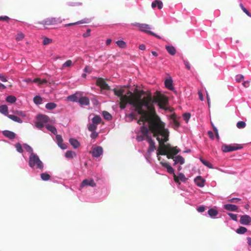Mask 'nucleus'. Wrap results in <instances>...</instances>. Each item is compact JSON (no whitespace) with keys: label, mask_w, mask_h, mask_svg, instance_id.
<instances>
[{"label":"nucleus","mask_w":251,"mask_h":251,"mask_svg":"<svg viewBox=\"0 0 251 251\" xmlns=\"http://www.w3.org/2000/svg\"><path fill=\"white\" fill-rule=\"evenodd\" d=\"M114 92L120 98L122 108H125L127 104L134 108L135 112L139 116L140 119L138 121L139 125H144L145 122L151 124V129L159 143L156 154L160 163L161 161L164 162L160 155H166L168 159L173 160L174 165L184 164V158L180 155L176 156L180 151V150L177 147H172L170 144H165L168 140L169 132L168 129L165 128L162 123L154 122L151 120L150 113L153 112V107L151 103V100L142 99L141 96H135L131 92H126L125 88L122 87L115 88Z\"/></svg>","instance_id":"f257e3e1"},{"label":"nucleus","mask_w":251,"mask_h":251,"mask_svg":"<svg viewBox=\"0 0 251 251\" xmlns=\"http://www.w3.org/2000/svg\"><path fill=\"white\" fill-rule=\"evenodd\" d=\"M28 165L29 167L36 173L42 172L44 170V164L36 153L29 155Z\"/></svg>","instance_id":"f03ea898"},{"label":"nucleus","mask_w":251,"mask_h":251,"mask_svg":"<svg viewBox=\"0 0 251 251\" xmlns=\"http://www.w3.org/2000/svg\"><path fill=\"white\" fill-rule=\"evenodd\" d=\"M161 164L163 167L167 169V171L168 173L174 175V179L176 183H179V184H180L179 182V181L184 182L187 179L185 175L181 173H178L177 176L175 175L174 169L169 162L161 161Z\"/></svg>","instance_id":"7ed1b4c3"},{"label":"nucleus","mask_w":251,"mask_h":251,"mask_svg":"<svg viewBox=\"0 0 251 251\" xmlns=\"http://www.w3.org/2000/svg\"><path fill=\"white\" fill-rule=\"evenodd\" d=\"M63 20L64 19H62L61 17H49L42 21L38 22L36 24L43 25L44 26H46V25H52L60 24Z\"/></svg>","instance_id":"20e7f679"},{"label":"nucleus","mask_w":251,"mask_h":251,"mask_svg":"<svg viewBox=\"0 0 251 251\" xmlns=\"http://www.w3.org/2000/svg\"><path fill=\"white\" fill-rule=\"evenodd\" d=\"M35 126L40 129L44 127V125L46 124L49 120V118L47 116L43 114H38L35 118Z\"/></svg>","instance_id":"39448f33"},{"label":"nucleus","mask_w":251,"mask_h":251,"mask_svg":"<svg viewBox=\"0 0 251 251\" xmlns=\"http://www.w3.org/2000/svg\"><path fill=\"white\" fill-rule=\"evenodd\" d=\"M243 147L241 145L238 144L233 145H224L222 147V150L224 152H228L241 149Z\"/></svg>","instance_id":"423d86ee"},{"label":"nucleus","mask_w":251,"mask_h":251,"mask_svg":"<svg viewBox=\"0 0 251 251\" xmlns=\"http://www.w3.org/2000/svg\"><path fill=\"white\" fill-rule=\"evenodd\" d=\"M150 28L151 27L150 25L146 24H141L139 28V30L142 32H144L153 36H155L158 39H161V37L160 36L157 35L154 32L149 30Z\"/></svg>","instance_id":"0eeeda50"},{"label":"nucleus","mask_w":251,"mask_h":251,"mask_svg":"<svg viewBox=\"0 0 251 251\" xmlns=\"http://www.w3.org/2000/svg\"><path fill=\"white\" fill-rule=\"evenodd\" d=\"M103 152V149L101 146H96L92 149L91 154L92 156L95 158H98L101 155Z\"/></svg>","instance_id":"6e6552de"},{"label":"nucleus","mask_w":251,"mask_h":251,"mask_svg":"<svg viewBox=\"0 0 251 251\" xmlns=\"http://www.w3.org/2000/svg\"><path fill=\"white\" fill-rule=\"evenodd\" d=\"M96 184L94 181V180L92 179H85L83 180L82 182L80 184V188L79 189L81 190V189L86 187L88 186H91L92 187H94L96 186Z\"/></svg>","instance_id":"1a4fd4ad"},{"label":"nucleus","mask_w":251,"mask_h":251,"mask_svg":"<svg viewBox=\"0 0 251 251\" xmlns=\"http://www.w3.org/2000/svg\"><path fill=\"white\" fill-rule=\"evenodd\" d=\"M81 96L82 93L81 92H76L75 94L68 96L66 98V100L70 101L78 102L80 97Z\"/></svg>","instance_id":"9d476101"},{"label":"nucleus","mask_w":251,"mask_h":251,"mask_svg":"<svg viewBox=\"0 0 251 251\" xmlns=\"http://www.w3.org/2000/svg\"><path fill=\"white\" fill-rule=\"evenodd\" d=\"M146 141L149 144V147L148 149L147 153L148 155H150L151 153H152L155 149V143L151 136H148Z\"/></svg>","instance_id":"9b49d317"},{"label":"nucleus","mask_w":251,"mask_h":251,"mask_svg":"<svg viewBox=\"0 0 251 251\" xmlns=\"http://www.w3.org/2000/svg\"><path fill=\"white\" fill-rule=\"evenodd\" d=\"M96 84L103 89H108L109 86L105 82L104 80L101 78H98L96 80Z\"/></svg>","instance_id":"f8f14e48"},{"label":"nucleus","mask_w":251,"mask_h":251,"mask_svg":"<svg viewBox=\"0 0 251 251\" xmlns=\"http://www.w3.org/2000/svg\"><path fill=\"white\" fill-rule=\"evenodd\" d=\"M251 222V218L248 215H244L241 216L240 223L243 225H249Z\"/></svg>","instance_id":"ddd939ff"},{"label":"nucleus","mask_w":251,"mask_h":251,"mask_svg":"<svg viewBox=\"0 0 251 251\" xmlns=\"http://www.w3.org/2000/svg\"><path fill=\"white\" fill-rule=\"evenodd\" d=\"M55 135H56L55 140H56V143H57L58 146L62 150L66 149L67 147L65 144L62 143L63 139H62L61 135H57V134H55Z\"/></svg>","instance_id":"4468645a"},{"label":"nucleus","mask_w":251,"mask_h":251,"mask_svg":"<svg viewBox=\"0 0 251 251\" xmlns=\"http://www.w3.org/2000/svg\"><path fill=\"white\" fill-rule=\"evenodd\" d=\"M195 184L200 187L204 186L205 180L201 176H198L194 179Z\"/></svg>","instance_id":"2eb2a0df"},{"label":"nucleus","mask_w":251,"mask_h":251,"mask_svg":"<svg viewBox=\"0 0 251 251\" xmlns=\"http://www.w3.org/2000/svg\"><path fill=\"white\" fill-rule=\"evenodd\" d=\"M166 88L170 90H174V88L173 85V79L171 77L166 78L164 81Z\"/></svg>","instance_id":"dca6fc26"},{"label":"nucleus","mask_w":251,"mask_h":251,"mask_svg":"<svg viewBox=\"0 0 251 251\" xmlns=\"http://www.w3.org/2000/svg\"><path fill=\"white\" fill-rule=\"evenodd\" d=\"M2 134L9 139H13L16 137V134L10 130H3L2 132Z\"/></svg>","instance_id":"f3484780"},{"label":"nucleus","mask_w":251,"mask_h":251,"mask_svg":"<svg viewBox=\"0 0 251 251\" xmlns=\"http://www.w3.org/2000/svg\"><path fill=\"white\" fill-rule=\"evenodd\" d=\"M90 22V19L85 18V19H84L83 20H81L80 21H77L75 23H69V24H66V25H65L64 26H65V27H69V26H71L74 25H75L89 23Z\"/></svg>","instance_id":"a211bd4d"},{"label":"nucleus","mask_w":251,"mask_h":251,"mask_svg":"<svg viewBox=\"0 0 251 251\" xmlns=\"http://www.w3.org/2000/svg\"><path fill=\"white\" fill-rule=\"evenodd\" d=\"M207 214L211 218L216 219L218 214V211L213 208H211L208 210Z\"/></svg>","instance_id":"6ab92c4d"},{"label":"nucleus","mask_w":251,"mask_h":251,"mask_svg":"<svg viewBox=\"0 0 251 251\" xmlns=\"http://www.w3.org/2000/svg\"><path fill=\"white\" fill-rule=\"evenodd\" d=\"M80 105L87 106L90 103V100L87 97H80L78 102Z\"/></svg>","instance_id":"aec40b11"},{"label":"nucleus","mask_w":251,"mask_h":251,"mask_svg":"<svg viewBox=\"0 0 251 251\" xmlns=\"http://www.w3.org/2000/svg\"><path fill=\"white\" fill-rule=\"evenodd\" d=\"M165 49L167 52L171 55L176 54V50L175 47L173 45H168L165 46Z\"/></svg>","instance_id":"412c9836"},{"label":"nucleus","mask_w":251,"mask_h":251,"mask_svg":"<svg viewBox=\"0 0 251 251\" xmlns=\"http://www.w3.org/2000/svg\"><path fill=\"white\" fill-rule=\"evenodd\" d=\"M224 208L230 211H236L238 210V206L232 204H226L224 205Z\"/></svg>","instance_id":"4be33fe9"},{"label":"nucleus","mask_w":251,"mask_h":251,"mask_svg":"<svg viewBox=\"0 0 251 251\" xmlns=\"http://www.w3.org/2000/svg\"><path fill=\"white\" fill-rule=\"evenodd\" d=\"M163 4L162 1L159 0H155L152 2L151 7L154 9L157 7L159 9H161L163 7Z\"/></svg>","instance_id":"5701e85b"},{"label":"nucleus","mask_w":251,"mask_h":251,"mask_svg":"<svg viewBox=\"0 0 251 251\" xmlns=\"http://www.w3.org/2000/svg\"><path fill=\"white\" fill-rule=\"evenodd\" d=\"M0 113L7 117L8 116L9 114L8 106L6 104H2L0 105Z\"/></svg>","instance_id":"b1692460"},{"label":"nucleus","mask_w":251,"mask_h":251,"mask_svg":"<svg viewBox=\"0 0 251 251\" xmlns=\"http://www.w3.org/2000/svg\"><path fill=\"white\" fill-rule=\"evenodd\" d=\"M7 117L10 119V120H12L14 122H15L16 123L22 124L23 123L22 120H21L19 117L18 116L14 115H11L9 114Z\"/></svg>","instance_id":"393cba45"},{"label":"nucleus","mask_w":251,"mask_h":251,"mask_svg":"<svg viewBox=\"0 0 251 251\" xmlns=\"http://www.w3.org/2000/svg\"><path fill=\"white\" fill-rule=\"evenodd\" d=\"M69 142L74 149H77L80 145L79 142L76 139L73 138L70 139Z\"/></svg>","instance_id":"a878e982"},{"label":"nucleus","mask_w":251,"mask_h":251,"mask_svg":"<svg viewBox=\"0 0 251 251\" xmlns=\"http://www.w3.org/2000/svg\"><path fill=\"white\" fill-rule=\"evenodd\" d=\"M45 127L47 129H48L49 131H50L52 134H57V129L56 128L53 126L50 125V124H47L45 125Z\"/></svg>","instance_id":"bb28decb"},{"label":"nucleus","mask_w":251,"mask_h":251,"mask_svg":"<svg viewBox=\"0 0 251 251\" xmlns=\"http://www.w3.org/2000/svg\"><path fill=\"white\" fill-rule=\"evenodd\" d=\"M101 122V118L99 115H95L92 119V123L98 125Z\"/></svg>","instance_id":"cd10ccee"},{"label":"nucleus","mask_w":251,"mask_h":251,"mask_svg":"<svg viewBox=\"0 0 251 251\" xmlns=\"http://www.w3.org/2000/svg\"><path fill=\"white\" fill-rule=\"evenodd\" d=\"M5 100L7 102L14 103L16 101L17 98L14 96L9 95L6 97Z\"/></svg>","instance_id":"c85d7f7f"},{"label":"nucleus","mask_w":251,"mask_h":251,"mask_svg":"<svg viewBox=\"0 0 251 251\" xmlns=\"http://www.w3.org/2000/svg\"><path fill=\"white\" fill-rule=\"evenodd\" d=\"M76 153L72 151H67L65 153V157L67 158H73L76 156Z\"/></svg>","instance_id":"c756f323"},{"label":"nucleus","mask_w":251,"mask_h":251,"mask_svg":"<svg viewBox=\"0 0 251 251\" xmlns=\"http://www.w3.org/2000/svg\"><path fill=\"white\" fill-rule=\"evenodd\" d=\"M149 132V130L147 127L145 126H142L141 127V134L146 136V139H147V137L149 136L148 135Z\"/></svg>","instance_id":"7c9ffc66"},{"label":"nucleus","mask_w":251,"mask_h":251,"mask_svg":"<svg viewBox=\"0 0 251 251\" xmlns=\"http://www.w3.org/2000/svg\"><path fill=\"white\" fill-rule=\"evenodd\" d=\"M57 106V104L54 102H48L46 105L45 107L46 109L48 110H53Z\"/></svg>","instance_id":"2f4dec72"},{"label":"nucleus","mask_w":251,"mask_h":251,"mask_svg":"<svg viewBox=\"0 0 251 251\" xmlns=\"http://www.w3.org/2000/svg\"><path fill=\"white\" fill-rule=\"evenodd\" d=\"M200 160L204 165H205V166L207 167L208 168H210V169H213L214 168V167H213V165H212V164L211 163H210L209 162L205 160L202 158L200 157Z\"/></svg>","instance_id":"473e14b6"},{"label":"nucleus","mask_w":251,"mask_h":251,"mask_svg":"<svg viewBox=\"0 0 251 251\" xmlns=\"http://www.w3.org/2000/svg\"><path fill=\"white\" fill-rule=\"evenodd\" d=\"M23 148L26 150L27 152L29 153V155H31L32 153H35L33 152V149L27 144H23Z\"/></svg>","instance_id":"72a5a7b5"},{"label":"nucleus","mask_w":251,"mask_h":251,"mask_svg":"<svg viewBox=\"0 0 251 251\" xmlns=\"http://www.w3.org/2000/svg\"><path fill=\"white\" fill-rule=\"evenodd\" d=\"M33 100L34 103L37 105L41 104L43 102V100L40 96H35Z\"/></svg>","instance_id":"f704fd0d"},{"label":"nucleus","mask_w":251,"mask_h":251,"mask_svg":"<svg viewBox=\"0 0 251 251\" xmlns=\"http://www.w3.org/2000/svg\"><path fill=\"white\" fill-rule=\"evenodd\" d=\"M40 177L43 181H48L50 178V176L46 172L41 174Z\"/></svg>","instance_id":"c9c22d12"},{"label":"nucleus","mask_w":251,"mask_h":251,"mask_svg":"<svg viewBox=\"0 0 251 251\" xmlns=\"http://www.w3.org/2000/svg\"><path fill=\"white\" fill-rule=\"evenodd\" d=\"M182 60L186 69L191 72H192L193 69L192 68L191 64H190L189 61L186 59H183Z\"/></svg>","instance_id":"e433bc0d"},{"label":"nucleus","mask_w":251,"mask_h":251,"mask_svg":"<svg viewBox=\"0 0 251 251\" xmlns=\"http://www.w3.org/2000/svg\"><path fill=\"white\" fill-rule=\"evenodd\" d=\"M38 83V84H46L47 82L46 79H41L40 78H36L33 79H32V83Z\"/></svg>","instance_id":"4c0bfd02"},{"label":"nucleus","mask_w":251,"mask_h":251,"mask_svg":"<svg viewBox=\"0 0 251 251\" xmlns=\"http://www.w3.org/2000/svg\"><path fill=\"white\" fill-rule=\"evenodd\" d=\"M73 65V62L71 60H67L64 63H63L62 65L61 69H64L65 68L70 67Z\"/></svg>","instance_id":"58836bf2"},{"label":"nucleus","mask_w":251,"mask_h":251,"mask_svg":"<svg viewBox=\"0 0 251 251\" xmlns=\"http://www.w3.org/2000/svg\"><path fill=\"white\" fill-rule=\"evenodd\" d=\"M247 231V229L244 226H239L236 230V232L239 234H243Z\"/></svg>","instance_id":"ea45409f"},{"label":"nucleus","mask_w":251,"mask_h":251,"mask_svg":"<svg viewBox=\"0 0 251 251\" xmlns=\"http://www.w3.org/2000/svg\"><path fill=\"white\" fill-rule=\"evenodd\" d=\"M116 43L121 49H125L126 47V44L123 40H118Z\"/></svg>","instance_id":"a19ab883"},{"label":"nucleus","mask_w":251,"mask_h":251,"mask_svg":"<svg viewBox=\"0 0 251 251\" xmlns=\"http://www.w3.org/2000/svg\"><path fill=\"white\" fill-rule=\"evenodd\" d=\"M97 125L94 124L92 123H90L88 126V130L90 132L96 131V130L97 128Z\"/></svg>","instance_id":"79ce46f5"},{"label":"nucleus","mask_w":251,"mask_h":251,"mask_svg":"<svg viewBox=\"0 0 251 251\" xmlns=\"http://www.w3.org/2000/svg\"><path fill=\"white\" fill-rule=\"evenodd\" d=\"M158 105L160 109L166 110L167 109V107L166 104V101H159L158 102Z\"/></svg>","instance_id":"37998d69"},{"label":"nucleus","mask_w":251,"mask_h":251,"mask_svg":"<svg viewBox=\"0 0 251 251\" xmlns=\"http://www.w3.org/2000/svg\"><path fill=\"white\" fill-rule=\"evenodd\" d=\"M14 146L16 149V151L18 152H19V153L23 152L24 150H23V147L20 143H19V142L17 143Z\"/></svg>","instance_id":"c03bdc74"},{"label":"nucleus","mask_w":251,"mask_h":251,"mask_svg":"<svg viewBox=\"0 0 251 251\" xmlns=\"http://www.w3.org/2000/svg\"><path fill=\"white\" fill-rule=\"evenodd\" d=\"M15 114L18 115L19 116L22 117H25L26 114L25 111H21V110H15L13 112Z\"/></svg>","instance_id":"a18cd8bd"},{"label":"nucleus","mask_w":251,"mask_h":251,"mask_svg":"<svg viewBox=\"0 0 251 251\" xmlns=\"http://www.w3.org/2000/svg\"><path fill=\"white\" fill-rule=\"evenodd\" d=\"M104 118L106 120H111L112 119L111 115L107 111H103L102 113Z\"/></svg>","instance_id":"49530a36"},{"label":"nucleus","mask_w":251,"mask_h":251,"mask_svg":"<svg viewBox=\"0 0 251 251\" xmlns=\"http://www.w3.org/2000/svg\"><path fill=\"white\" fill-rule=\"evenodd\" d=\"M246 124L244 121H239L237 123L236 126L238 128H243L246 126Z\"/></svg>","instance_id":"de8ad7c7"},{"label":"nucleus","mask_w":251,"mask_h":251,"mask_svg":"<svg viewBox=\"0 0 251 251\" xmlns=\"http://www.w3.org/2000/svg\"><path fill=\"white\" fill-rule=\"evenodd\" d=\"M52 42V40L46 37H43V44L45 45L50 43Z\"/></svg>","instance_id":"09e8293b"},{"label":"nucleus","mask_w":251,"mask_h":251,"mask_svg":"<svg viewBox=\"0 0 251 251\" xmlns=\"http://www.w3.org/2000/svg\"><path fill=\"white\" fill-rule=\"evenodd\" d=\"M145 139H146V136L142 134L138 135L136 137V140H137L138 142H141L145 140Z\"/></svg>","instance_id":"8fccbe9b"},{"label":"nucleus","mask_w":251,"mask_h":251,"mask_svg":"<svg viewBox=\"0 0 251 251\" xmlns=\"http://www.w3.org/2000/svg\"><path fill=\"white\" fill-rule=\"evenodd\" d=\"M0 80L1 82H5L8 80V77L3 74H0Z\"/></svg>","instance_id":"3c124183"},{"label":"nucleus","mask_w":251,"mask_h":251,"mask_svg":"<svg viewBox=\"0 0 251 251\" xmlns=\"http://www.w3.org/2000/svg\"><path fill=\"white\" fill-rule=\"evenodd\" d=\"M90 137L93 139H95L98 137L99 133L96 131H91Z\"/></svg>","instance_id":"603ef678"},{"label":"nucleus","mask_w":251,"mask_h":251,"mask_svg":"<svg viewBox=\"0 0 251 251\" xmlns=\"http://www.w3.org/2000/svg\"><path fill=\"white\" fill-rule=\"evenodd\" d=\"M244 79V76L242 75H237L235 76V80L237 82H240Z\"/></svg>","instance_id":"864d4df0"},{"label":"nucleus","mask_w":251,"mask_h":251,"mask_svg":"<svg viewBox=\"0 0 251 251\" xmlns=\"http://www.w3.org/2000/svg\"><path fill=\"white\" fill-rule=\"evenodd\" d=\"M191 117V114L189 113H186L183 114V118L184 120L186 122L188 123L189 119Z\"/></svg>","instance_id":"5fc2aeb1"},{"label":"nucleus","mask_w":251,"mask_h":251,"mask_svg":"<svg viewBox=\"0 0 251 251\" xmlns=\"http://www.w3.org/2000/svg\"><path fill=\"white\" fill-rule=\"evenodd\" d=\"M227 214L232 220L234 221H237V216L236 214L231 213H228Z\"/></svg>","instance_id":"6e6d98bb"},{"label":"nucleus","mask_w":251,"mask_h":251,"mask_svg":"<svg viewBox=\"0 0 251 251\" xmlns=\"http://www.w3.org/2000/svg\"><path fill=\"white\" fill-rule=\"evenodd\" d=\"M24 38V34L22 33H19L17 35V36L16 37V39L17 41H19L21 40Z\"/></svg>","instance_id":"4d7b16f0"},{"label":"nucleus","mask_w":251,"mask_h":251,"mask_svg":"<svg viewBox=\"0 0 251 251\" xmlns=\"http://www.w3.org/2000/svg\"><path fill=\"white\" fill-rule=\"evenodd\" d=\"M68 5L70 6H79L81 5V3L80 2H69L67 3Z\"/></svg>","instance_id":"13d9d810"},{"label":"nucleus","mask_w":251,"mask_h":251,"mask_svg":"<svg viewBox=\"0 0 251 251\" xmlns=\"http://www.w3.org/2000/svg\"><path fill=\"white\" fill-rule=\"evenodd\" d=\"M10 18L7 16H0V21H6L8 22Z\"/></svg>","instance_id":"bf43d9fd"},{"label":"nucleus","mask_w":251,"mask_h":251,"mask_svg":"<svg viewBox=\"0 0 251 251\" xmlns=\"http://www.w3.org/2000/svg\"><path fill=\"white\" fill-rule=\"evenodd\" d=\"M241 201V199L238 198H233L229 200H228V201L231 202H237L238 201Z\"/></svg>","instance_id":"052dcab7"},{"label":"nucleus","mask_w":251,"mask_h":251,"mask_svg":"<svg viewBox=\"0 0 251 251\" xmlns=\"http://www.w3.org/2000/svg\"><path fill=\"white\" fill-rule=\"evenodd\" d=\"M90 32H91V29H87L86 32H85L83 34L82 36L84 38L89 37L90 35Z\"/></svg>","instance_id":"680f3d73"},{"label":"nucleus","mask_w":251,"mask_h":251,"mask_svg":"<svg viewBox=\"0 0 251 251\" xmlns=\"http://www.w3.org/2000/svg\"><path fill=\"white\" fill-rule=\"evenodd\" d=\"M205 207L203 205L200 206L197 208V211L200 213H202L205 211Z\"/></svg>","instance_id":"e2e57ef3"},{"label":"nucleus","mask_w":251,"mask_h":251,"mask_svg":"<svg viewBox=\"0 0 251 251\" xmlns=\"http://www.w3.org/2000/svg\"><path fill=\"white\" fill-rule=\"evenodd\" d=\"M128 117L130 118L131 120L136 118L135 113H134V112H132V113H130L128 115Z\"/></svg>","instance_id":"0e129e2a"},{"label":"nucleus","mask_w":251,"mask_h":251,"mask_svg":"<svg viewBox=\"0 0 251 251\" xmlns=\"http://www.w3.org/2000/svg\"><path fill=\"white\" fill-rule=\"evenodd\" d=\"M83 72L84 73H90L91 71L90 70V69L89 68V67L88 66H86L84 69H83Z\"/></svg>","instance_id":"69168bd1"},{"label":"nucleus","mask_w":251,"mask_h":251,"mask_svg":"<svg viewBox=\"0 0 251 251\" xmlns=\"http://www.w3.org/2000/svg\"><path fill=\"white\" fill-rule=\"evenodd\" d=\"M208 134L209 135V137L212 140H213L214 139V135H213V133L212 132V131H208Z\"/></svg>","instance_id":"338daca9"},{"label":"nucleus","mask_w":251,"mask_h":251,"mask_svg":"<svg viewBox=\"0 0 251 251\" xmlns=\"http://www.w3.org/2000/svg\"><path fill=\"white\" fill-rule=\"evenodd\" d=\"M199 97L201 100L203 101V97L202 93L201 91H199L198 92Z\"/></svg>","instance_id":"774afa93"}]
</instances>
